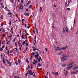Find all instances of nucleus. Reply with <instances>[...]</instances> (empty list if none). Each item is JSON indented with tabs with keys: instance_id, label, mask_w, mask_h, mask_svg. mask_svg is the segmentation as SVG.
<instances>
[{
	"instance_id": "f257e3e1",
	"label": "nucleus",
	"mask_w": 78,
	"mask_h": 78,
	"mask_svg": "<svg viewBox=\"0 0 78 78\" xmlns=\"http://www.w3.org/2000/svg\"><path fill=\"white\" fill-rule=\"evenodd\" d=\"M18 6V8H19L18 11H20V9H22L23 8V6H22V5L21 4H20V5H19Z\"/></svg>"
},
{
	"instance_id": "f03ea898",
	"label": "nucleus",
	"mask_w": 78,
	"mask_h": 78,
	"mask_svg": "<svg viewBox=\"0 0 78 78\" xmlns=\"http://www.w3.org/2000/svg\"><path fill=\"white\" fill-rule=\"evenodd\" d=\"M67 47H68V46H66V47H63L62 48H60V49L62 50H66V48H67Z\"/></svg>"
},
{
	"instance_id": "7ed1b4c3",
	"label": "nucleus",
	"mask_w": 78,
	"mask_h": 78,
	"mask_svg": "<svg viewBox=\"0 0 78 78\" xmlns=\"http://www.w3.org/2000/svg\"><path fill=\"white\" fill-rule=\"evenodd\" d=\"M37 59L38 60V62H41V61L40 60H41V61H42V58H41V57H40L38 58Z\"/></svg>"
},
{
	"instance_id": "20e7f679",
	"label": "nucleus",
	"mask_w": 78,
	"mask_h": 78,
	"mask_svg": "<svg viewBox=\"0 0 78 78\" xmlns=\"http://www.w3.org/2000/svg\"><path fill=\"white\" fill-rule=\"evenodd\" d=\"M28 74H30V76L33 75V72L31 71V70H30Z\"/></svg>"
},
{
	"instance_id": "39448f33",
	"label": "nucleus",
	"mask_w": 78,
	"mask_h": 78,
	"mask_svg": "<svg viewBox=\"0 0 78 78\" xmlns=\"http://www.w3.org/2000/svg\"><path fill=\"white\" fill-rule=\"evenodd\" d=\"M21 38L23 39H25V37L24 36V33H23L22 34V35L21 36Z\"/></svg>"
},
{
	"instance_id": "423d86ee",
	"label": "nucleus",
	"mask_w": 78,
	"mask_h": 78,
	"mask_svg": "<svg viewBox=\"0 0 78 78\" xmlns=\"http://www.w3.org/2000/svg\"><path fill=\"white\" fill-rule=\"evenodd\" d=\"M74 62H71L70 64L68 65V66H71V65H72L73 63H74Z\"/></svg>"
},
{
	"instance_id": "0eeeda50",
	"label": "nucleus",
	"mask_w": 78,
	"mask_h": 78,
	"mask_svg": "<svg viewBox=\"0 0 78 78\" xmlns=\"http://www.w3.org/2000/svg\"><path fill=\"white\" fill-rule=\"evenodd\" d=\"M39 56V54H37V55H34L35 56V58L36 59H37L38 58V57Z\"/></svg>"
},
{
	"instance_id": "6e6552de",
	"label": "nucleus",
	"mask_w": 78,
	"mask_h": 78,
	"mask_svg": "<svg viewBox=\"0 0 78 78\" xmlns=\"http://www.w3.org/2000/svg\"><path fill=\"white\" fill-rule=\"evenodd\" d=\"M59 48V47L56 48L55 50H56V51H58V50H59V51H60V50H61V49H60V48L58 49Z\"/></svg>"
},
{
	"instance_id": "1a4fd4ad",
	"label": "nucleus",
	"mask_w": 78,
	"mask_h": 78,
	"mask_svg": "<svg viewBox=\"0 0 78 78\" xmlns=\"http://www.w3.org/2000/svg\"><path fill=\"white\" fill-rule=\"evenodd\" d=\"M6 61H7V62L8 63V64H10V65H11V62L8 61L7 60H6Z\"/></svg>"
},
{
	"instance_id": "9d476101",
	"label": "nucleus",
	"mask_w": 78,
	"mask_h": 78,
	"mask_svg": "<svg viewBox=\"0 0 78 78\" xmlns=\"http://www.w3.org/2000/svg\"><path fill=\"white\" fill-rule=\"evenodd\" d=\"M78 65H77L75 67L73 68V70H76V69H78Z\"/></svg>"
},
{
	"instance_id": "9b49d317",
	"label": "nucleus",
	"mask_w": 78,
	"mask_h": 78,
	"mask_svg": "<svg viewBox=\"0 0 78 78\" xmlns=\"http://www.w3.org/2000/svg\"><path fill=\"white\" fill-rule=\"evenodd\" d=\"M67 57H69V56H63L61 58V59H64L65 58H66Z\"/></svg>"
},
{
	"instance_id": "f8f14e48",
	"label": "nucleus",
	"mask_w": 78,
	"mask_h": 78,
	"mask_svg": "<svg viewBox=\"0 0 78 78\" xmlns=\"http://www.w3.org/2000/svg\"><path fill=\"white\" fill-rule=\"evenodd\" d=\"M65 30L66 31V33H68V28H67V27H66L65 28Z\"/></svg>"
},
{
	"instance_id": "ddd939ff",
	"label": "nucleus",
	"mask_w": 78,
	"mask_h": 78,
	"mask_svg": "<svg viewBox=\"0 0 78 78\" xmlns=\"http://www.w3.org/2000/svg\"><path fill=\"white\" fill-rule=\"evenodd\" d=\"M54 74H55V76H58V75H59V73H58V72L55 73H54Z\"/></svg>"
},
{
	"instance_id": "4468645a",
	"label": "nucleus",
	"mask_w": 78,
	"mask_h": 78,
	"mask_svg": "<svg viewBox=\"0 0 78 78\" xmlns=\"http://www.w3.org/2000/svg\"><path fill=\"white\" fill-rule=\"evenodd\" d=\"M66 66H67V65H66V64H63L62 65V66L63 67H66Z\"/></svg>"
},
{
	"instance_id": "2eb2a0df",
	"label": "nucleus",
	"mask_w": 78,
	"mask_h": 78,
	"mask_svg": "<svg viewBox=\"0 0 78 78\" xmlns=\"http://www.w3.org/2000/svg\"><path fill=\"white\" fill-rule=\"evenodd\" d=\"M21 62V60H20L19 59H18V62L19 64H20V62Z\"/></svg>"
},
{
	"instance_id": "dca6fc26",
	"label": "nucleus",
	"mask_w": 78,
	"mask_h": 78,
	"mask_svg": "<svg viewBox=\"0 0 78 78\" xmlns=\"http://www.w3.org/2000/svg\"><path fill=\"white\" fill-rule=\"evenodd\" d=\"M6 37V35L5 34H2V37L4 38V37Z\"/></svg>"
},
{
	"instance_id": "f3484780",
	"label": "nucleus",
	"mask_w": 78,
	"mask_h": 78,
	"mask_svg": "<svg viewBox=\"0 0 78 78\" xmlns=\"http://www.w3.org/2000/svg\"><path fill=\"white\" fill-rule=\"evenodd\" d=\"M32 7H33V5H30L29 6V8H30V9H31L32 8Z\"/></svg>"
},
{
	"instance_id": "a211bd4d",
	"label": "nucleus",
	"mask_w": 78,
	"mask_h": 78,
	"mask_svg": "<svg viewBox=\"0 0 78 78\" xmlns=\"http://www.w3.org/2000/svg\"><path fill=\"white\" fill-rule=\"evenodd\" d=\"M30 2H31V1H29L28 3H27V5H26V6H27V5H28V4H29V3H30Z\"/></svg>"
},
{
	"instance_id": "6ab92c4d",
	"label": "nucleus",
	"mask_w": 78,
	"mask_h": 78,
	"mask_svg": "<svg viewBox=\"0 0 78 78\" xmlns=\"http://www.w3.org/2000/svg\"><path fill=\"white\" fill-rule=\"evenodd\" d=\"M69 73V72L68 71H66V75L67 76V74H68V73Z\"/></svg>"
},
{
	"instance_id": "aec40b11",
	"label": "nucleus",
	"mask_w": 78,
	"mask_h": 78,
	"mask_svg": "<svg viewBox=\"0 0 78 78\" xmlns=\"http://www.w3.org/2000/svg\"><path fill=\"white\" fill-rule=\"evenodd\" d=\"M45 50L46 51V52H47L48 51V49H47V48H45Z\"/></svg>"
},
{
	"instance_id": "412c9836",
	"label": "nucleus",
	"mask_w": 78,
	"mask_h": 78,
	"mask_svg": "<svg viewBox=\"0 0 78 78\" xmlns=\"http://www.w3.org/2000/svg\"><path fill=\"white\" fill-rule=\"evenodd\" d=\"M67 2H66L65 4V6L66 7L67 6Z\"/></svg>"
},
{
	"instance_id": "4be33fe9",
	"label": "nucleus",
	"mask_w": 78,
	"mask_h": 78,
	"mask_svg": "<svg viewBox=\"0 0 78 78\" xmlns=\"http://www.w3.org/2000/svg\"><path fill=\"white\" fill-rule=\"evenodd\" d=\"M29 15L30 14L28 13H27L26 14V15L27 16H29Z\"/></svg>"
},
{
	"instance_id": "5701e85b",
	"label": "nucleus",
	"mask_w": 78,
	"mask_h": 78,
	"mask_svg": "<svg viewBox=\"0 0 78 78\" xmlns=\"http://www.w3.org/2000/svg\"><path fill=\"white\" fill-rule=\"evenodd\" d=\"M21 46V48H20V50H22V46L21 45H20Z\"/></svg>"
},
{
	"instance_id": "b1692460",
	"label": "nucleus",
	"mask_w": 78,
	"mask_h": 78,
	"mask_svg": "<svg viewBox=\"0 0 78 78\" xmlns=\"http://www.w3.org/2000/svg\"><path fill=\"white\" fill-rule=\"evenodd\" d=\"M15 44L16 47H17V42H16L15 43Z\"/></svg>"
},
{
	"instance_id": "393cba45",
	"label": "nucleus",
	"mask_w": 78,
	"mask_h": 78,
	"mask_svg": "<svg viewBox=\"0 0 78 78\" xmlns=\"http://www.w3.org/2000/svg\"><path fill=\"white\" fill-rule=\"evenodd\" d=\"M63 34H64V33H65V29H64V28H63Z\"/></svg>"
},
{
	"instance_id": "a878e982",
	"label": "nucleus",
	"mask_w": 78,
	"mask_h": 78,
	"mask_svg": "<svg viewBox=\"0 0 78 78\" xmlns=\"http://www.w3.org/2000/svg\"><path fill=\"white\" fill-rule=\"evenodd\" d=\"M37 62V60H36L35 62L36 65V64H37V62Z\"/></svg>"
},
{
	"instance_id": "bb28decb",
	"label": "nucleus",
	"mask_w": 78,
	"mask_h": 78,
	"mask_svg": "<svg viewBox=\"0 0 78 78\" xmlns=\"http://www.w3.org/2000/svg\"><path fill=\"white\" fill-rule=\"evenodd\" d=\"M26 46H27V47H28V43H26Z\"/></svg>"
},
{
	"instance_id": "cd10ccee",
	"label": "nucleus",
	"mask_w": 78,
	"mask_h": 78,
	"mask_svg": "<svg viewBox=\"0 0 78 78\" xmlns=\"http://www.w3.org/2000/svg\"><path fill=\"white\" fill-rule=\"evenodd\" d=\"M2 50H3V49H2V48H0V51H2Z\"/></svg>"
},
{
	"instance_id": "c85d7f7f",
	"label": "nucleus",
	"mask_w": 78,
	"mask_h": 78,
	"mask_svg": "<svg viewBox=\"0 0 78 78\" xmlns=\"http://www.w3.org/2000/svg\"><path fill=\"white\" fill-rule=\"evenodd\" d=\"M2 61L4 62V64H5V59H3Z\"/></svg>"
},
{
	"instance_id": "c756f323",
	"label": "nucleus",
	"mask_w": 78,
	"mask_h": 78,
	"mask_svg": "<svg viewBox=\"0 0 78 78\" xmlns=\"http://www.w3.org/2000/svg\"><path fill=\"white\" fill-rule=\"evenodd\" d=\"M15 63L16 64V65H18V63L17 62V61H15Z\"/></svg>"
},
{
	"instance_id": "7c9ffc66",
	"label": "nucleus",
	"mask_w": 78,
	"mask_h": 78,
	"mask_svg": "<svg viewBox=\"0 0 78 78\" xmlns=\"http://www.w3.org/2000/svg\"><path fill=\"white\" fill-rule=\"evenodd\" d=\"M67 70H69L70 69V67H68L67 68Z\"/></svg>"
},
{
	"instance_id": "2f4dec72",
	"label": "nucleus",
	"mask_w": 78,
	"mask_h": 78,
	"mask_svg": "<svg viewBox=\"0 0 78 78\" xmlns=\"http://www.w3.org/2000/svg\"><path fill=\"white\" fill-rule=\"evenodd\" d=\"M26 62H27V63H29V61H28V60L27 59H26Z\"/></svg>"
},
{
	"instance_id": "473e14b6",
	"label": "nucleus",
	"mask_w": 78,
	"mask_h": 78,
	"mask_svg": "<svg viewBox=\"0 0 78 78\" xmlns=\"http://www.w3.org/2000/svg\"><path fill=\"white\" fill-rule=\"evenodd\" d=\"M9 22V25H11V21H10Z\"/></svg>"
},
{
	"instance_id": "72a5a7b5",
	"label": "nucleus",
	"mask_w": 78,
	"mask_h": 78,
	"mask_svg": "<svg viewBox=\"0 0 78 78\" xmlns=\"http://www.w3.org/2000/svg\"><path fill=\"white\" fill-rule=\"evenodd\" d=\"M28 73H26V77H27V75H28Z\"/></svg>"
},
{
	"instance_id": "f704fd0d",
	"label": "nucleus",
	"mask_w": 78,
	"mask_h": 78,
	"mask_svg": "<svg viewBox=\"0 0 78 78\" xmlns=\"http://www.w3.org/2000/svg\"><path fill=\"white\" fill-rule=\"evenodd\" d=\"M35 28H36L35 30H36L37 32V31H38L37 30V27H35Z\"/></svg>"
},
{
	"instance_id": "c9c22d12",
	"label": "nucleus",
	"mask_w": 78,
	"mask_h": 78,
	"mask_svg": "<svg viewBox=\"0 0 78 78\" xmlns=\"http://www.w3.org/2000/svg\"><path fill=\"white\" fill-rule=\"evenodd\" d=\"M12 14V13H9L8 14V15H11Z\"/></svg>"
},
{
	"instance_id": "e433bc0d",
	"label": "nucleus",
	"mask_w": 78,
	"mask_h": 78,
	"mask_svg": "<svg viewBox=\"0 0 78 78\" xmlns=\"http://www.w3.org/2000/svg\"><path fill=\"white\" fill-rule=\"evenodd\" d=\"M12 37V34H11V36H9V38H10L11 37Z\"/></svg>"
},
{
	"instance_id": "4c0bfd02",
	"label": "nucleus",
	"mask_w": 78,
	"mask_h": 78,
	"mask_svg": "<svg viewBox=\"0 0 78 78\" xmlns=\"http://www.w3.org/2000/svg\"><path fill=\"white\" fill-rule=\"evenodd\" d=\"M35 54V53H34V52H33V53H32V56H34V55Z\"/></svg>"
},
{
	"instance_id": "58836bf2",
	"label": "nucleus",
	"mask_w": 78,
	"mask_h": 78,
	"mask_svg": "<svg viewBox=\"0 0 78 78\" xmlns=\"http://www.w3.org/2000/svg\"><path fill=\"white\" fill-rule=\"evenodd\" d=\"M40 12H42V7H40Z\"/></svg>"
},
{
	"instance_id": "ea45409f",
	"label": "nucleus",
	"mask_w": 78,
	"mask_h": 78,
	"mask_svg": "<svg viewBox=\"0 0 78 78\" xmlns=\"http://www.w3.org/2000/svg\"><path fill=\"white\" fill-rule=\"evenodd\" d=\"M36 50H37V48H35L33 49V51H36Z\"/></svg>"
},
{
	"instance_id": "a19ab883",
	"label": "nucleus",
	"mask_w": 78,
	"mask_h": 78,
	"mask_svg": "<svg viewBox=\"0 0 78 78\" xmlns=\"http://www.w3.org/2000/svg\"><path fill=\"white\" fill-rule=\"evenodd\" d=\"M67 10H69V11L70 10V9L69 8H68L67 9Z\"/></svg>"
},
{
	"instance_id": "79ce46f5",
	"label": "nucleus",
	"mask_w": 78,
	"mask_h": 78,
	"mask_svg": "<svg viewBox=\"0 0 78 78\" xmlns=\"http://www.w3.org/2000/svg\"><path fill=\"white\" fill-rule=\"evenodd\" d=\"M9 51H10L9 50H8L7 52V55H8V54L9 53Z\"/></svg>"
},
{
	"instance_id": "37998d69",
	"label": "nucleus",
	"mask_w": 78,
	"mask_h": 78,
	"mask_svg": "<svg viewBox=\"0 0 78 78\" xmlns=\"http://www.w3.org/2000/svg\"><path fill=\"white\" fill-rule=\"evenodd\" d=\"M9 44V41H8L7 42L6 44Z\"/></svg>"
},
{
	"instance_id": "c03bdc74",
	"label": "nucleus",
	"mask_w": 78,
	"mask_h": 78,
	"mask_svg": "<svg viewBox=\"0 0 78 78\" xmlns=\"http://www.w3.org/2000/svg\"><path fill=\"white\" fill-rule=\"evenodd\" d=\"M75 72H76V73H78V70H76Z\"/></svg>"
},
{
	"instance_id": "a18cd8bd",
	"label": "nucleus",
	"mask_w": 78,
	"mask_h": 78,
	"mask_svg": "<svg viewBox=\"0 0 78 78\" xmlns=\"http://www.w3.org/2000/svg\"><path fill=\"white\" fill-rule=\"evenodd\" d=\"M73 67V66H69L70 69H72V68Z\"/></svg>"
},
{
	"instance_id": "49530a36",
	"label": "nucleus",
	"mask_w": 78,
	"mask_h": 78,
	"mask_svg": "<svg viewBox=\"0 0 78 78\" xmlns=\"http://www.w3.org/2000/svg\"><path fill=\"white\" fill-rule=\"evenodd\" d=\"M70 4V3H69L67 5V7H69V5Z\"/></svg>"
},
{
	"instance_id": "de8ad7c7",
	"label": "nucleus",
	"mask_w": 78,
	"mask_h": 78,
	"mask_svg": "<svg viewBox=\"0 0 78 78\" xmlns=\"http://www.w3.org/2000/svg\"><path fill=\"white\" fill-rule=\"evenodd\" d=\"M75 19H74V24H75Z\"/></svg>"
},
{
	"instance_id": "09e8293b",
	"label": "nucleus",
	"mask_w": 78,
	"mask_h": 78,
	"mask_svg": "<svg viewBox=\"0 0 78 78\" xmlns=\"http://www.w3.org/2000/svg\"><path fill=\"white\" fill-rule=\"evenodd\" d=\"M5 45H4L2 46V48H5Z\"/></svg>"
},
{
	"instance_id": "8fccbe9b",
	"label": "nucleus",
	"mask_w": 78,
	"mask_h": 78,
	"mask_svg": "<svg viewBox=\"0 0 78 78\" xmlns=\"http://www.w3.org/2000/svg\"><path fill=\"white\" fill-rule=\"evenodd\" d=\"M38 66H39V67H41V64L39 63H38Z\"/></svg>"
},
{
	"instance_id": "3c124183",
	"label": "nucleus",
	"mask_w": 78,
	"mask_h": 78,
	"mask_svg": "<svg viewBox=\"0 0 78 78\" xmlns=\"http://www.w3.org/2000/svg\"><path fill=\"white\" fill-rule=\"evenodd\" d=\"M1 18H2V19H3V15H1Z\"/></svg>"
},
{
	"instance_id": "603ef678",
	"label": "nucleus",
	"mask_w": 78,
	"mask_h": 78,
	"mask_svg": "<svg viewBox=\"0 0 78 78\" xmlns=\"http://www.w3.org/2000/svg\"><path fill=\"white\" fill-rule=\"evenodd\" d=\"M15 49H16V52H17V48H15Z\"/></svg>"
},
{
	"instance_id": "864d4df0",
	"label": "nucleus",
	"mask_w": 78,
	"mask_h": 78,
	"mask_svg": "<svg viewBox=\"0 0 78 78\" xmlns=\"http://www.w3.org/2000/svg\"><path fill=\"white\" fill-rule=\"evenodd\" d=\"M37 37V36H35L34 37V38H35V40H36V37Z\"/></svg>"
},
{
	"instance_id": "5fc2aeb1",
	"label": "nucleus",
	"mask_w": 78,
	"mask_h": 78,
	"mask_svg": "<svg viewBox=\"0 0 78 78\" xmlns=\"http://www.w3.org/2000/svg\"><path fill=\"white\" fill-rule=\"evenodd\" d=\"M26 34H27V36H29V34H28V33H27V32H26Z\"/></svg>"
},
{
	"instance_id": "6e6d98bb",
	"label": "nucleus",
	"mask_w": 78,
	"mask_h": 78,
	"mask_svg": "<svg viewBox=\"0 0 78 78\" xmlns=\"http://www.w3.org/2000/svg\"><path fill=\"white\" fill-rule=\"evenodd\" d=\"M6 50H8V47L6 46Z\"/></svg>"
},
{
	"instance_id": "4d7b16f0",
	"label": "nucleus",
	"mask_w": 78,
	"mask_h": 78,
	"mask_svg": "<svg viewBox=\"0 0 78 78\" xmlns=\"http://www.w3.org/2000/svg\"><path fill=\"white\" fill-rule=\"evenodd\" d=\"M23 21H24V19H22V22H23Z\"/></svg>"
},
{
	"instance_id": "13d9d810",
	"label": "nucleus",
	"mask_w": 78,
	"mask_h": 78,
	"mask_svg": "<svg viewBox=\"0 0 78 78\" xmlns=\"http://www.w3.org/2000/svg\"><path fill=\"white\" fill-rule=\"evenodd\" d=\"M73 74H75V73H76L74 71H73Z\"/></svg>"
},
{
	"instance_id": "bf43d9fd",
	"label": "nucleus",
	"mask_w": 78,
	"mask_h": 78,
	"mask_svg": "<svg viewBox=\"0 0 78 78\" xmlns=\"http://www.w3.org/2000/svg\"><path fill=\"white\" fill-rule=\"evenodd\" d=\"M67 59L66 58L64 59V61H67Z\"/></svg>"
},
{
	"instance_id": "052dcab7",
	"label": "nucleus",
	"mask_w": 78,
	"mask_h": 78,
	"mask_svg": "<svg viewBox=\"0 0 78 78\" xmlns=\"http://www.w3.org/2000/svg\"><path fill=\"white\" fill-rule=\"evenodd\" d=\"M12 14L11 15H10V17H11L12 18H13L12 17Z\"/></svg>"
},
{
	"instance_id": "680f3d73",
	"label": "nucleus",
	"mask_w": 78,
	"mask_h": 78,
	"mask_svg": "<svg viewBox=\"0 0 78 78\" xmlns=\"http://www.w3.org/2000/svg\"><path fill=\"white\" fill-rule=\"evenodd\" d=\"M30 26H28V27H27V28L28 29H29V28H30Z\"/></svg>"
},
{
	"instance_id": "e2e57ef3",
	"label": "nucleus",
	"mask_w": 78,
	"mask_h": 78,
	"mask_svg": "<svg viewBox=\"0 0 78 78\" xmlns=\"http://www.w3.org/2000/svg\"><path fill=\"white\" fill-rule=\"evenodd\" d=\"M24 26H25V28H27V25H26V24H24Z\"/></svg>"
},
{
	"instance_id": "0e129e2a",
	"label": "nucleus",
	"mask_w": 78,
	"mask_h": 78,
	"mask_svg": "<svg viewBox=\"0 0 78 78\" xmlns=\"http://www.w3.org/2000/svg\"><path fill=\"white\" fill-rule=\"evenodd\" d=\"M18 44L19 45H20V42H18Z\"/></svg>"
},
{
	"instance_id": "69168bd1",
	"label": "nucleus",
	"mask_w": 78,
	"mask_h": 78,
	"mask_svg": "<svg viewBox=\"0 0 78 78\" xmlns=\"http://www.w3.org/2000/svg\"><path fill=\"white\" fill-rule=\"evenodd\" d=\"M33 76H34V77H35V74H34V75Z\"/></svg>"
},
{
	"instance_id": "338daca9",
	"label": "nucleus",
	"mask_w": 78,
	"mask_h": 78,
	"mask_svg": "<svg viewBox=\"0 0 78 78\" xmlns=\"http://www.w3.org/2000/svg\"><path fill=\"white\" fill-rule=\"evenodd\" d=\"M28 50V48H26L25 49L26 51V50Z\"/></svg>"
},
{
	"instance_id": "774afa93",
	"label": "nucleus",
	"mask_w": 78,
	"mask_h": 78,
	"mask_svg": "<svg viewBox=\"0 0 78 78\" xmlns=\"http://www.w3.org/2000/svg\"><path fill=\"white\" fill-rule=\"evenodd\" d=\"M15 39H16V38L14 39L13 40V42H15Z\"/></svg>"
}]
</instances>
